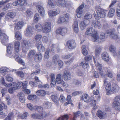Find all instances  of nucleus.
Instances as JSON below:
<instances>
[{"mask_svg":"<svg viewBox=\"0 0 120 120\" xmlns=\"http://www.w3.org/2000/svg\"><path fill=\"white\" fill-rule=\"evenodd\" d=\"M86 35H88L91 34V38L92 41L94 42H97L98 39V35L97 31L94 30L92 27H89L86 29L85 32Z\"/></svg>","mask_w":120,"mask_h":120,"instance_id":"nucleus-1","label":"nucleus"},{"mask_svg":"<svg viewBox=\"0 0 120 120\" xmlns=\"http://www.w3.org/2000/svg\"><path fill=\"white\" fill-rule=\"evenodd\" d=\"M107 11L103 9H99L97 11V15L99 17L104 18L106 14L105 12Z\"/></svg>","mask_w":120,"mask_h":120,"instance_id":"nucleus-14","label":"nucleus"},{"mask_svg":"<svg viewBox=\"0 0 120 120\" xmlns=\"http://www.w3.org/2000/svg\"><path fill=\"white\" fill-rule=\"evenodd\" d=\"M102 49V47L100 46H97L95 50V54L96 56L98 55L101 52Z\"/></svg>","mask_w":120,"mask_h":120,"instance_id":"nucleus-38","label":"nucleus"},{"mask_svg":"<svg viewBox=\"0 0 120 120\" xmlns=\"http://www.w3.org/2000/svg\"><path fill=\"white\" fill-rule=\"evenodd\" d=\"M22 82H19L17 83L14 82L10 83V87L15 86L17 90L22 87Z\"/></svg>","mask_w":120,"mask_h":120,"instance_id":"nucleus-24","label":"nucleus"},{"mask_svg":"<svg viewBox=\"0 0 120 120\" xmlns=\"http://www.w3.org/2000/svg\"><path fill=\"white\" fill-rule=\"evenodd\" d=\"M0 38L2 43H4L7 40L8 37L4 33H3L0 36Z\"/></svg>","mask_w":120,"mask_h":120,"instance_id":"nucleus-31","label":"nucleus"},{"mask_svg":"<svg viewBox=\"0 0 120 120\" xmlns=\"http://www.w3.org/2000/svg\"><path fill=\"white\" fill-rule=\"evenodd\" d=\"M0 72L1 73H3L5 72H8V71L9 69L7 68L6 67H4L0 68Z\"/></svg>","mask_w":120,"mask_h":120,"instance_id":"nucleus-64","label":"nucleus"},{"mask_svg":"<svg viewBox=\"0 0 120 120\" xmlns=\"http://www.w3.org/2000/svg\"><path fill=\"white\" fill-rule=\"evenodd\" d=\"M24 25V23L22 21L18 22L17 23L15 24V30H19L21 29Z\"/></svg>","mask_w":120,"mask_h":120,"instance_id":"nucleus-20","label":"nucleus"},{"mask_svg":"<svg viewBox=\"0 0 120 120\" xmlns=\"http://www.w3.org/2000/svg\"><path fill=\"white\" fill-rule=\"evenodd\" d=\"M15 37L16 39L19 40H20L22 38L21 34L18 31L17 32L15 33Z\"/></svg>","mask_w":120,"mask_h":120,"instance_id":"nucleus-42","label":"nucleus"},{"mask_svg":"<svg viewBox=\"0 0 120 120\" xmlns=\"http://www.w3.org/2000/svg\"><path fill=\"white\" fill-rule=\"evenodd\" d=\"M94 62L95 64V65L97 68L98 69L99 72L101 75L102 78H105V75L103 73L102 68V65L99 63H98L97 62V61H96L94 57Z\"/></svg>","mask_w":120,"mask_h":120,"instance_id":"nucleus-7","label":"nucleus"},{"mask_svg":"<svg viewBox=\"0 0 120 120\" xmlns=\"http://www.w3.org/2000/svg\"><path fill=\"white\" fill-rule=\"evenodd\" d=\"M120 95L116 96L114 99L113 105L115 109L120 111Z\"/></svg>","mask_w":120,"mask_h":120,"instance_id":"nucleus-3","label":"nucleus"},{"mask_svg":"<svg viewBox=\"0 0 120 120\" xmlns=\"http://www.w3.org/2000/svg\"><path fill=\"white\" fill-rule=\"evenodd\" d=\"M34 30V28L32 26H28L25 32V35L28 37H31L32 35V33Z\"/></svg>","mask_w":120,"mask_h":120,"instance_id":"nucleus-6","label":"nucleus"},{"mask_svg":"<svg viewBox=\"0 0 120 120\" xmlns=\"http://www.w3.org/2000/svg\"><path fill=\"white\" fill-rule=\"evenodd\" d=\"M61 76L62 75L61 74H59L56 75L55 80L56 83H57V84H60L62 83Z\"/></svg>","mask_w":120,"mask_h":120,"instance_id":"nucleus-30","label":"nucleus"},{"mask_svg":"<svg viewBox=\"0 0 120 120\" xmlns=\"http://www.w3.org/2000/svg\"><path fill=\"white\" fill-rule=\"evenodd\" d=\"M42 37V36L41 34H37L35 36L34 39L37 41H38L41 40Z\"/></svg>","mask_w":120,"mask_h":120,"instance_id":"nucleus-55","label":"nucleus"},{"mask_svg":"<svg viewBox=\"0 0 120 120\" xmlns=\"http://www.w3.org/2000/svg\"><path fill=\"white\" fill-rule=\"evenodd\" d=\"M43 45L42 44L41 42H38L36 44V46L38 50L41 49V47L43 46Z\"/></svg>","mask_w":120,"mask_h":120,"instance_id":"nucleus-62","label":"nucleus"},{"mask_svg":"<svg viewBox=\"0 0 120 120\" xmlns=\"http://www.w3.org/2000/svg\"><path fill=\"white\" fill-rule=\"evenodd\" d=\"M56 1V4L59 6L64 7L66 5V3L64 0H57Z\"/></svg>","mask_w":120,"mask_h":120,"instance_id":"nucleus-26","label":"nucleus"},{"mask_svg":"<svg viewBox=\"0 0 120 120\" xmlns=\"http://www.w3.org/2000/svg\"><path fill=\"white\" fill-rule=\"evenodd\" d=\"M21 44L22 45V50L24 53H26L27 52L28 47L30 46L31 43L29 41L22 40Z\"/></svg>","mask_w":120,"mask_h":120,"instance_id":"nucleus-2","label":"nucleus"},{"mask_svg":"<svg viewBox=\"0 0 120 120\" xmlns=\"http://www.w3.org/2000/svg\"><path fill=\"white\" fill-rule=\"evenodd\" d=\"M13 48V45L11 44H9L7 48V53L11 54V51Z\"/></svg>","mask_w":120,"mask_h":120,"instance_id":"nucleus-45","label":"nucleus"},{"mask_svg":"<svg viewBox=\"0 0 120 120\" xmlns=\"http://www.w3.org/2000/svg\"><path fill=\"white\" fill-rule=\"evenodd\" d=\"M36 53V52L35 50H31L30 51L27 55V58L28 60H31Z\"/></svg>","mask_w":120,"mask_h":120,"instance_id":"nucleus-28","label":"nucleus"},{"mask_svg":"<svg viewBox=\"0 0 120 120\" xmlns=\"http://www.w3.org/2000/svg\"><path fill=\"white\" fill-rule=\"evenodd\" d=\"M52 105L51 103L48 101L45 102L44 104V106L46 109L49 108Z\"/></svg>","mask_w":120,"mask_h":120,"instance_id":"nucleus-52","label":"nucleus"},{"mask_svg":"<svg viewBox=\"0 0 120 120\" xmlns=\"http://www.w3.org/2000/svg\"><path fill=\"white\" fill-rule=\"evenodd\" d=\"M41 3L36 6V8L41 16H43L45 15V11L44 8L41 6Z\"/></svg>","mask_w":120,"mask_h":120,"instance_id":"nucleus-16","label":"nucleus"},{"mask_svg":"<svg viewBox=\"0 0 120 120\" xmlns=\"http://www.w3.org/2000/svg\"><path fill=\"white\" fill-rule=\"evenodd\" d=\"M115 29H110L107 30L106 33L111 38L114 39H116L118 38V36L115 33Z\"/></svg>","mask_w":120,"mask_h":120,"instance_id":"nucleus-8","label":"nucleus"},{"mask_svg":"<svg viewBox=\"0 0 120 120\" xmlns=\"http://www.w3.org/2000/svg\"><path fill=\"white\" fill-rule=\"evenodd\" d=\"M115 9L113 8H111L107 15L108 17L109 18L112 17L114 15Z\"/></svg>","mask_w":120,"mask_h":120,"instance_id":"nucleus-36","label":"nucleus"},{"mask_svg":"<svg viewBox=\"0 0 120 120\" xmlns=\"http://www.w3.org/2000/svg\"><path fill=\"white\" fill-rule=\"evenodd\" d=\"M51 29V24L49 22H46L43 25L42 32L45 34H47L49 32Z\"/></svg>","mask_w":120,"mask_h":120,"instance_id":"nucleus-4","label":"nucleus"},{"mask_svg":"<svg viewBox=\"0 0 120 120\" xmlns=\"http://www.w3.org/2000/svg\"><path fill=\"white\" fill-rule=\"evenodd\" d=\"M67 28L60 27L56 30V33L57 34H60L64 36L67 33Z\"/></svg>","mask_w":120,"mask_h":120,"instance_id":"nucleus-11","label":"nucleus"},{"mask_svg":"<svg viewBox=\"0 0 120 120\" xmlns=\"http://www.w3.org/2000/svg\"><path fill=\"white\" fill-rule=\"evenodd\" d=\"M0 82L3 85H4L5 86L7 87H10V83L9 84H6L5 82L4 79L2 78H1L0 79Z\"/></svg>","mask_w":120,"mask_h":120,"instance_id":"nucleus-47","label":"nucleus"},{"mask_svg":"<svg viewBox=\"0 0 120 120\" xmlns=\"http://www.w3.org/2000/svg\"><path fill=\"white\" fill-rule=\"evenodd\" d=\"M66 20L64 18L60 17L57 21V22L59 24H60L64 22Z\"/></svg>","mask_w":120,"mask_h":120,"instance_id":"nucleus-56","label":"nucleus"},{"mask_svg":"<svg viewBox=\"0 0 120 120\" xmlns=\"http://www.w3.org/2000/svg\"><path fill=\"white\" fill-rule=\"evenodd\" d=\"M42 55L40 53L36 54L34 57V60L36 62H38L41 60Z\"/></svg>","mask_w":120,"mask_h":120,"instance_id":"nucleus-22","label":"nucleus"},{"mask_svg":"<svg viewBox=\"0 0 120 120\" xmlns=\"http://www.w3.org/2000/svg\"><path fill=\"white\" fill-rule=\"evenodd\" d=\"M36 30L38 31H42L43 27L42 25L40 23L37 24L35 26Z\"/></svg>","mask_w":120,"mask_h":120,"instance_id":"nucleus-43","label":"nucleus"},{"mask_svg":"<svg viewBox=\"0 0 120 120\" xmlns=\"http://www.w3.org/2000/svg\"><path fill=\"white\" fill-rule=\"evenodd\" d=\"M67 45L69 49H73L75 48L76 44L74 40H71L67 41Z\"/></svg>","mask_w":120,"mask_h":120,"instance_id":"nucleus-10","label":"nucleus"},{"mask_svg":"<svg viewBox=\"0 0 120 120\" xmlns=\"http://www.w3.org/2000/svg\"><path fill=\"white\" fill-rule=\"evenodd\" d=\"M46 116V113L45 112H41L40 113H38L37 119H42L45 118Z\"/></svg>","mask_w":120,"mask_h":120,"instance_id":"nucleus-33","label":"nucleus"},{"mask_svg":"<svg viewBox=\"0 0 120 120\" xmlns=\"http://www.w3.org/2000/svg\"><path fill=\"white\" fill-rule=\"evenodd\" d=\"M71 74L68 71H66L64 72L63 77L64 80L65 81L69 80L71 78Z\"/></svg>","mask_w":120,"mask_h":120,"instance_id":"nucleus-23","label":"nucleus"},{"mask_svg":"<svg viewBox=\"0 0 120 120\" xmlns=\"http://www.w3.org/2000/svg\"><path fill=\"white\" fill-rule=\"evenodd\" d=\"M12 87H11L9 88L8 90V92L10 94H12L14 92V91L17 90L15 86H13Z\"/></svg>","mask_w":120,"mask_h":120,"instance_id":"nucleus-60","label":"nucleus"},{"mask_svg":"<svg viewBox=\"0 0 120 120\" xmlns=\"http://www.w3.org/2000/svg\"><path fill=\"white\" fill-rule=\"evenodd\" d=\"M20 46V43L18 41H16L14 43V49L15 52H19Z\"/></svg>","mask_w":120,"mask_h":120,"instance_id":"nucleus-32","label":"nucleus"},{"mask_svg":"<svg viewBox=\"0 0 120 120\" xmlns=\"http://www.w3.org/2000/svg\"><path fill=\"white\" fill-rule=\"evenodd\" d=\"M50 50L49 49H48L45 52L44 57L45 59H47L49 57V52L50 51Z\"/></svg>","mask_w":120,"mask_h":120,"instance_id":"nucleus-59","label":"nucleus"},{"mask_svg":"<svg viewBox=\"0 0 120 120\" xmlns=\"http://www.w3.org/2000/svg\"><path fill=\"white\" fill-rule=\"evenodd\" d=\"M93 97H89L88 95L87 94H84L81 97V100H83L84 101L86 102H89L93 99Z\"/></svg>","mask_w":120,"mask_h":120,"instance_id":"nucleus-12","label":"nucleus"},{"mask_svg":"<svg viewBox=\"0 0 120 120\" xmlns=\"http://www.w3.org/2000/svg\"><path fill=\"white\" fill-rule=\"evenodd\" d=\"M57 0H48L47 3L49 5V7L52 8L56 4V1Z\"/></svg>","mask_w":120,"mask_h":120,"instance_id":"nucleus-40","label":"nucleus"},{"mask_svg":"<svg viewBox=\"0 0 120 120\" xmlns=\"http://www.w3.org/2000/svg\"><path fill=\"white\" fill-rule=\"evenodd\" d=\"M72 27L74 31L76 33L78 32L79 29L78 27V22L77 19H76L72 25Z\"/></svg>","mask_w":120,"mask_h":120,"instance_id":"nucleus-25","label":"nucleus"},{"mask_svg":"<svg viewBox=\"0 0 120 120\" xmlns=\"http://www.w3.org/2000/svg\"><path fill=\"white\" fill-rule=\"evenodd\" d=\"M82 52L84 55H87L88 53L87 51L86 50V47L84 45H83L82 47Z\"/></svg>","mask_w":120,"mask_h":120,"instance_id":"nucleus-50","label":"nucleus"},{"mask_svg":"<svg viewBox=\"0 0 120 120\" xmlns=\"http://www.w3.org/2000/svg\"><path fill=\"white\" fill-rule=\"evenodd\" d=\"M84 6V3L82 4L77 9L76 12L77 13L76 15L78 18H80L82 13V9Z\"/></svg>","mask_w":120,"mask_h":120,"instance_id":"nucleus-15","label":"nucleus"},{"mask_svg":"<svg viewBox=\"0 0 120 120\" xmlns=\"http://www.w3.org/2000/svg\"><path fill=\"white\" fill-rule=\"evenodd\" d=\"M101 57L102 59L105 61L108 62L109 60L108 55L106 52L102 53L101 54Z\"/></svg>","mask_w":120,"mask_h":120,"instance_id":"nucleus-27","label":"nucleus"},{"mask_svg":"<svg viewBox=\"0 0 120 120\" xmlns=\"http://www.w3.org/2000/svg\"><path fill=\"white\" fill-rule=\"evenodd\" d=\"M80 66H82V67L84 69H86L89 67V65L88 63L85 62H82L81 63Z\"/></svg>","mask_w":120,"mask_h":120,"instance_id":"nucleus-53","label":"nucleus"},{"mask_svg":"<svg viewBox=\"0 0 120 120\" xmlns=\"http://www.w3.org/2000/svg\"><path fill=\"white\" fill-rule=\"evenodd\" d=\"M89 20H84L81 21L80 24V27L81 29L83 30L85 29L86 26L89 24Z\"/></svg>","mask_w":120,"mask_h":120,"instance_id":"nucleus-17","label":"nucleus"},{"mask_svg":"<svg viewBox=\"0 0 120 120\" xmlns=\"http://www.w3.org/2000/svg\"><path fill=\"white\" fill-rule=\"evenodd\" d=\"M26 15L27 17H30L33 14V12L30 9L27 10L26 11Z\"/></svg>","mask_w":120,"mask_h":120,"instance_id":"nucleus-51","label":"nucleus"},{"mask_svg":"<svg viewBox=\"0 0 120 120\" xmlns=\"http://www.w3.org/2000/svg\"><path fill=\"white\" fill-rule=\"evenodd\" d=\"M27 0H17L14 2L12 4L13 6H26L27 5Z\"/></svg>","mask_w":120,"mask_h":120,"instance_id":"nucleus-5","label":"nucleus"},{"mask_svg":"<svg viewBox=\"0 0 120 120\" xmlns=\"http://www.w3.org/2000/svg\"><path fill=\"white\" fill-rule=\"evenodd\" d=\"M15 13L14 12H11L8 13L6 16V19H9L13 18L15 15Z\"/></svg>","mask_w":120,"mask_h":120,"instance_id":"nucleus-35","label":"nucleus"},{"mask_svg":"<svg viewBox=\"0 0 120 120\" xmlns=\"http://www.w3.org/2000/svg\"><path fill=\"white\" fill-rule=\"evenodd\" d=\"M92 26L95 28H98V29H100L101 27V25L100 22L99 21L95 22V21H93Z\"/></svg>","mask_w":120,"mask_h":120,"instance_id":"nucleus-29","label":"nucleus"},{"mask_svg":"<svg viewBox=\"0 0 120 120\" xmlns=\"http://www.w3.org/2000/svg\"><path fill=\"white\" fill-rule=\"evenodd\" d=\"M50 76L51 78V86L52 87H54L56 85L55 75L53 74H52L50 75Z\"/></svg>","mask_w":120,"mask_h":120,"instance_id":"nucleus-21","label":"nucleus"},{"mask_svg":"<svg viewBox=\"0 0 120 120\" xmlns=\"http://www.w3.org/2000/svg\"><path fill=\"white\" fill-rule=\"evenodd\" d=\"M39 19V15L37 13L35 14L34 16V22H37L38 21Z\"/></svg>","mask_w":120,"mask_h":120,"instance_id":"nucleus-61","label":"nucleus"},{"mask_svg":"<svg viewBox=\"0 0 120 120\" xmlns=\"http://www.w3.org/2000/svg\"><path fill=\"white\" fill-rule=\"evenodd\" d=\"M18 96L19 97V100L22 103H24L25 101V99L24 97V95L23 93H20L18 94Z\"/></svg>","mask_w":120,"mask_h":120,"instance_id":"nucleus-41","label":"nucleus"},{"mask_svg":"<svg viewBox=\"0 0 120 120\" xmlns=\"http://www.w3.org/2000/svg\"><path fill=\"white\" fill-rule=\"evenodd\" d=\"M27 108L30 110H32L35 109V106H34L32 104L30 103L27 104Z\"/></svg>","mask_w":120,"mask_h":120,"instance_id":"nucleus-57","label":"nucleus"},{"mask_svg":"<svg viewBox=\"0 0 120 120\" xmlns=\"http://www.w3.org/2000/svg\"><path fill=\"white\" fill-rule=\"evenodd\" d=\"M36 94L40 96H44L46 94L45 90H38L36 92Z\"/></svg>","mask_w":120,"mask_h":120,"instance_id":"nucleus-34","label":"nucleus"},{"mask_svg":"<svg viewBox=\"0 0 120 120\" xmlns=\"http://www.w3.org/2000/svg\"><path fill=\"white\" fill-rule=\"evenodd\" d=\"M109 51L113 53H115L116 52V48L113 45H111L109 48Z\"/></svg>","mask_w":120,"mask_h":120,"instance_id":"nucleus-58","label":"nucleus"},{"mask_svg":"<svg viewBox=\"0 0 120 120\" xmlns=\"http://www.w3.org/2000/svg\"><path fill=\"white\" fill-rule=\"evenodd\" d=\"M51 98L52 100L56 104H58V98L57 96L53 95L51 96Z\"/></svg>","mask_w":120,"mask_h":120,"instance_id":"nucleus-48","label":"nucleus"},{"mask_svg":"<svg viewBox=\"0 0 120 120\" xmlns=\"http://www.w3.org/2000/svg\"><path fill=\"white\" fill-rule=\"evenodd\" d=\"M60 12L58 8L49 11L48 13L49 16L52 17L54 16L59 14Z\"/></svg>","mask_w":120,"mask_h":120,"instance_id":"nucleus-18","label":"nucleus"},{"mask_svg":"<svg viewBox=\"0 0 120 120\" xmlns=\"http://www.w3.org/2000/svg\"><path fill=\"white\" fill-rule=\"evenodd\" d=\"M28 116V113L27 112H25L23 114L19 113L18 115V117L19 118L26 119L27 116Z\"/></svg>","mask_w":120,"mask_h":120,"instance_id":"nucleus-37","label":"nucleus"},{"mask_svg":"<svg viewBox=\"0 0 120 120\" xmlns=\"http://www.w3.org/2000/svg\"><path fill=\"white\" fill-rule=\"evenodd\" d=\"M9 56L11 58H15V60L19 63L20 64L23 65H25L24 62L20 58L18 54H15L14 56L13 55H10Z\"/></svg>","mask_w":120,"mask_h":120,"instance_id":"nucleus-13","label":"nucleus"},{"mask_svg":"<svg viewBox=\"0 0 120 120\" xmlns=\"http://www.w3.org/2000/svg\"><path fill=\"white\" fill-rule=\"evenodd\" d=\"M97 114L99 118L101 119H103L107 117L106 113L100 110H98L97 112Z\"/></svg>","mask_w":120,"mask_h":120,"instance_id":"nucleus-19","label":"nucleus"},{"mask_svg":"<svg viewBox=\"0 0 120 120\" xmlns=\"http://www.w3.org/2000/svg\"><path fill=\"white\" fill-rule=\"evenodd\" d=\"M92 17L91 14L90 13H86L84 17V20H89Z\"/></svg>","mask_w":120,"mask_h":120,"instance_id":"nucleus-49","label":"nucleus"},{"mask_svg":"<svg viewBox=\"0 0 120 120\" xmlns=\"http://www.w3.org/2000/svg\"><path fill=\"white\" fill-rule=\"evenodd\" d=\"M14 118V113L12 112L9 113L7 117L5 118L4 120H11Z\"/></svg>","mask_w":120,"mask_h":120,"instance_id":"nucleus-44","label":"nucleus"},{"mask_svg":"<svg viewBox=\"0 0 120 120\" xmlns=\"http://www.w3.org/2000/svg\"><path fill=\"white\" fill-rule=\"evenodd\" d=\"M103 86H106L105 89L106 90L108 91L107 92L106 94L107 95L110 94L111 93V84L109 82H108L107 79H105L104 80Z\"/></svg>","mask_w":120,"mask_h":120,"instance_id":"nucleus-9","label":"nucleus"},{"mask_svg":"<svg viewBox=\"0 0 120 120\" xmlns=\"http://www.w3.org/2000/svg\"><path fill=\"white\" fill-rule=\"evenodd\" d=\"M42 40L44 43H47L49 41L48 38L46 36H44L42 38Z\"/></svg>","mask_w":120,"mask_h":120,"instance_id":"nucleus-63","label":"nucleus"},{"mask_svg":"<svg viewBox=\"0 0 120 120\" xmlns=\"http://www.w3.org/2000/svg\"><path fill=\"white\" fill-rule=\"evenodd\" d=\"M7 108V106L5 105L4 103H2L1 104H0V114L1 115H2L3 114L2 111L3 109H6Z\"/></svg>","mask_w":120,"mask_h":120,"instance_id":"nucleus-46","label":"nucleus"},{"mask_svg":"<svg viewBox=\"0 0 120 120\" xmlns=\"http://www.w3.org/2000/svg\"><path fill=\"white\" fill-rule=\"evenodd\" d=\"M119 88L118 86L116 84H113L112 88L110 89L111 92L112 91L116 92L119 90Z\"/></svg>","mask_w":120,"mask_h":120,"instance_id":"nucleus-39","label":"nucleus"},{"mask_svg":"<svg viewBox=\"0 0 120 120\" xmlns=\"http://www.w3.org/2000/svg\"><path fill=\"white\" fill-rule=\"evenodd\" d=\"M94 98L93 97V99L91 100L92 101V103L90 105H91V106H93V108L94 109H96L98 108L97 106L96 105V100H94Z\"/></svg>","mask_w":120,"mask_h":120,"instance_id":"nucleus-54","label":"nucleus"}]
</instances>
